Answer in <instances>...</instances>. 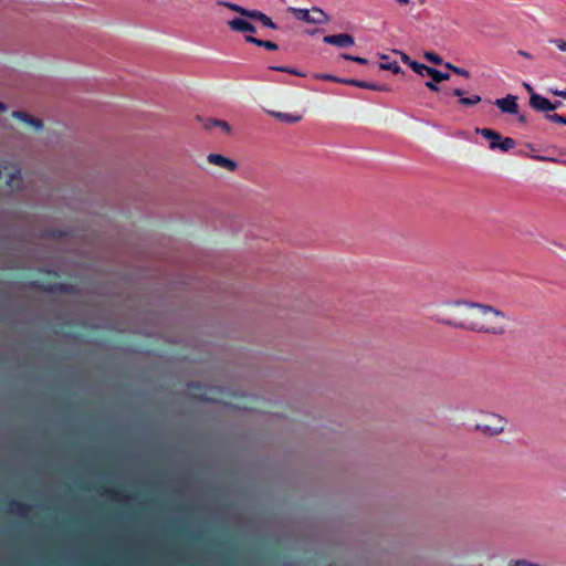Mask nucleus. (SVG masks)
Listing matches in <instances>:
<instances>
[{
    "mask_svg": "<svg viewBox=\"0 0 566 566\" xmlns=\"http://www.w3.org/2000/svg\"><path fill=\"white\" fill-rule=\"evenodd\" d=\"M219 6H222V7H226L232 11H235L238 13H240L241 15L245 17V18H249V14H250V11L249 9H245L239 4H235V3H232V2H227V1H218L217 2Z\"/></svg>",
    "mask_w": 566,
    "mask_h": 566,
    "instance_id": "21",
    "label": "nucleus"
},
{
    "mask_svg": "<svg viewBox=\"0 0 566 566\" xmlns=\"http://www.w3.org/2000/svg\"><path fill=\"white\" fill-rule=\"evenodd\" d=\"M549 43L554 44L558 50L566 52V41L563 39H551Z\"/></svg>",
    "mask_w": 566,
    "mask_h": 566,
    "instance_id": "29",
    "label": "nucleus"
},
{
    "mask_svg": "<svg viewBox=\"0 0 566 566\" xmlns=\"http://www.w3.org/2000/svg\"><path fill=\"white\" fill-rule=\"evenodd\" d=\"M310 11L312 24H324L328 22V17L322 9L313 7Z\"/></svg>",
    "mask_w": 566,
    "mask_h": 566,
    "instance_id": "17",
    "label": "nucleus"
},
{
    "mask_svg": "<svg viewBox=\"0 0 566 566\" xmlns=\"http://www.w3.org/2000/svg\"><path fill=\"white\" fill-rule=\"evenodd\" d=\"M545 117L549 122L562 124V125H566V117H564V116H562L559 114H556V113L546 114Z\"/></svg>",
    "mask_w": 566,
    "mask_h": 566,
    "instance_id": "24",
    "label": "nucleus"
},
{
    "mask_svg": "<svg viewBox=\"0 0 566 566\" xmlns=\"http://www.w3.org/2000/svg\"><path fill=\"white\" fill-rule=\"evenodd\" d=\"M284 72H285V73H292V74H295V71H294V70H291V69H289V67H285V69H284Z\"/></svg>",
    "mask_w": 566,
    "mask_h": 566,
    "instance_id": "49",
    "label": "nucleus"
},
{
    "mask_svg": "<svg viewBox=\"0 0 566 566\" xmlns=\"http://www.w3.org/2000/svg\"><path fill=\"white\" fill-rule=\"evenodd\" d=\"M516 145V142L511 137H505L500 140L499 149L502 151H509L510 149L514 148Z\"/></svg>",
    "mask_w": 566,
    "mask_h": 566,
    "instance_id": "22",
    "label": "nucleus"
},
{
    "mask_svg": "<svg viewBox=\"0 0 566 566\" xmlns=\"http://www.w3.org/2000/svg\"><path fill=\"white\" fill-rule=\"evenodd\" d=\"M400 54H401L402 62L410 66V63H412L413 61L407 54H405V53H400Z\"/></svg>",
    "mask_w": 566,
    "mask_h": 566,
    "instance_id": "36",
    "label": "nucleus"
},
{
    "mask_svg": "<svg viewBox=\"0 0 566 566\" xmlns=\"http://www.w3.org/2000/svg\"><path fill=\"white\" fill-rule=\"evenodd\" d=\"M367 90L377 91V92H390L391 88L387 84H376V83H369Z\"/></svg>",
    "mask_w": 566,
    "mask_h": 566,
    "instance_id": "25",
    "label": "nucleus"
},
{
    "mask_svg": "<svg viewBox=\"0 0 566 566\" xmlns=\"http://www.w3.org/2000/svg\"><path fill=\"white\" fill-rule=\"evenodd\" d=\"M262 108H263V111H264L266 114H269V115H271V116L275 117L276 119H279V120L283 122V112H276V111H274V109L271 107V105H270L269 103H266L265 105H263V106H262Z\"/></svg>",
    "mask_w": 566,
    "mask_h": 566,
    "instance_id": "23",
    "label": "nucleus"
},
{
    "mask_svg": "<svg viewBox=\"0 0 566 566\" xmlns=\"http://www.w3.org/2000/svg\"><path fill=\"white\" fill-rule=\"evenodd\" d=\"M553 94L566 98V91H554Z\"/></svg>",
    "mask_w": 566,
    "mask_h": 566,
    "instance_id": "39",
    "label": "nucleus"
},
{
    "mask_svg": "<svg viewBox=\"0 0 566 566\" xmlns=\"http://www.w3.org/2000/svg\"><path fill=\"white\" fill-rule=\"evenodd\" d=\"M323 42L338 48H350L355 44L354 38L348 33L325 35Z\"/></svg>",
    "mask_w": 566,
    "mask_h": 566,
    "instance_id": "7",
    "label": "nucleus"
},
{
    "mask_svg": "<svg viewBox=\"0 0 566 566\" xmlns=\"http://www.w3.org/2000/svg\"><path fill=\"white\" fill-rule=\"evenodd\" d=\"M562 105H563V104H562V102H559V101H558V102L553 103L554 111H555V109H557L558 107H560Z\"/></svg>",
    "mask_w": 566,
    "mask_h": 566,
    "instance_id": "47",
    "label": "nucleus"
},
{
    "mask_svg": "<svg viewBox=\"0 0 566 566\" xmlns=\"http://www.w3.org/2000/svg\"><path fill=\"white\" fill-rule=\"evenodd\" d=\"M439 82H434L433 80L426 82V87H428L432 92H439L440 88L438 86Z\"/></svg>",
    "mask_w": 566,
    "mask_h": 566,
    "instance_id": "33",
    "label": "nucleus"
},
{
    "mask_svg": "<svg viewBox=\"0 0 566 566\" xmlns=\"http://www.w3.org/2000/svg\"><path fill=\"white\" fill-rule=\"evenodd\" d=\"M444 66H446L447 69H449L450 71H452V69H454V67H455V65H453V64H451V63H449V62H448V63H446V64H444Z\"/></svg>",
    "mask_w": 566,
    "mask_h": 566,
    "instance_id": "48",
    "label": "nucleus"
},
{
    "mask_svg": "<svg viewBox=\"0 0 566 566\" xmlns=\"http://www.w3.org/2000/svg\"><path fill=\"white\" fill-rule=\"evenodd\" d=\"M13 117L17 119H20L21 122L32 126L35 130H40L43 127V123L41 119H38L35 117H32L31 115L24 113V112H13Z\"/></svg>",
    "mask_w": 566,
    "mask_h": 566,
    "instance_id": "13",
    "label": "nucleus"
},
{
    "mask_svg": "<svg viewBox=\"0 0 566 566\" xmlns=\"http://www.w3.org/2000/svg\"><path fill=\"white\" fill-rule=\"evenodd\" d=\"M419 3H420V4H424V3H426V0H419Z\"/></svg>",
    "mask_w": 566,
    "mask_h": 566,
    "instance_id": "51",
    "label": "nucleus"
},
{
    "mask_svg": "<svg viewBox=\"0 0 566 566\" xmlns=\"http://www.w3.org/2000/svg\"><path fill=\"white\" fill-rule=\"evenodd\" d=\"M444 94L460 97L459 103L464 106H473L481 102L480 95L463 97L464 91L461 88L447 90L444 91Z\"/></svg>",
    "mask_w": 566,
    "mask_h": 566,
    "instance_id": "10",
    "label": "nucleus"
},
{
    "mask_svg": "<svg viewBox=\"0 0 566 566\" xmlns=\"http://www.w3.org/2000/svg\"><path fill=\"white\" fill-rule=\"evenodd\" d=\"M208 163L224 168L228 171H234L238 167L234 160L229 159L220 154L208 155Z\"/></svg>",
    "mask_w": 566,
    "mask_h": 566,
    "instance_id": "9",
    "label": "nucleus"
},
{
    "mask_svg": "<svg viewBox=\"0 0 566 566\" xmlns=\"http://www.w3.org/2000/svg\"><path fill=\"white\" fill-rule=\"evenodd\" d=\"M400 6H407L409 0H396Z\"/></svg>",
    "mask_w": 566,
    "mask_h": 566,
    "instance_id": "44",
    "label": "nucleus"
},
{
    "mask_svg": "<svg viewBox=\"0 0 566 566\" xmlns=\"http://www.w3.org/2000/svg\"><path fill=\"white\" fill-rule=\"evenodd\" d=\"M437 321L458 328L501 335L505 332V315L501 311L473 302H447Z\"/></svg>",
    "mask_w": 566,
    "mask_h": 566,
    "instance_id": "1",
    "label": "nucleus"
},
{
    "mask_svg": "<svg viewBox=\"0 0 566 566\" xmlns=\"http://www.w3.org/2000/svg\"><path fill=\"white\" fill-rule=\"evenodd\" d=\"M228 25L231 30L235 32H250L254 33L256 31L255 27L250 23L249 21L241 19V18H234L228 22Z\"/></svg>",
    "mask_w": 566,
    "mask_h": 566,
    "instance_id": "11",
    "label": "nucleus"
},
{
    "mask_svg": "<svg viewBox=\"0 0 566 566\" xmlns=\"http://www.w3.org/2000/svg\"><path fill=\"white\" fill-rule=\"evenodd\" d=\"M476 133L490 140L491 149H496L499 147L500 140L502 139V136L500 133H497L491 128L476 129Z\"/></svg>",
    "mask_w": 566,
    "mask_h": 566,
    "instance_id": "12",
    "label": "nucleus"
},
{
    "mask_svg": "<svg viewBox=\"0 0 566 566\" xmlns=\"http://www.w3.org/2000/svg\"><path fill=\"white\" fill-rule=\"evenodd\" d=\"M424 57H426L429 62H431V63H433V64H436V65H441V64H442V59H441V56H440V55H438V54H437V53H434V52H427V53L424 54Z\"/></svg>",
    "mask_w": 566,
    "mask_h": 566,
    "instance_id": "27",
    "label": "nucleus"
},
{
    "mask_svg": "<svg viewBox=\"0 0 566 566\" xmlns=\"http://www.w3.org/2000/svg\"><path fill=\"white\" fill-rule=\"evenodd\" d=\"M524 86H525V88H526L531 94H532V93H534V92H533V87H532L530 84L524 83Z\"/></svg>",
    "mask_w": 566,
    "mask_h": 566,
    "instance_id": "45",
    "label": "nucleus"
},
{
    "mask_svg": "<svg viewBox=\"0 0 566 566\" xmlns=\"http://www.w3.org/2000/svg\"><path fill=\"white\" fill-rule=\"evenodd\" d=\"M8 511L10 513L24 517L29 513L30 506L25 503L12 500L8 504Z\"/></svg>",
    "mask_w": 566,
    "mask_h": 566,
    "instance_id": "14",
    "label": "nucleus"
},
{
    "mask_svg": "<svg viewBox=\"0 0 566 566\" xmlns=\"http://www.w3.org/2000/svg\"><path fill=\"white\" fill-rule=\"evenodd\" d=\"M219 123V119H216V118H208L206 122H205V128L206 129H212L213 127H217Z\"/></svg>",
    "mask_w": 566,
    "mask_h": 566,
    "instance_id": "31",
    "label": "nucleus"
},
{
    "mask_svg": "<svg viewBox=\"0 0 566 566\" xmlns=\"http://www.w3.org/2000/svg\"><path fill=\"white\" fill-rule=\"evenodd\" d=\"M302 118L301 115H290V114H285V123H296L298 122L300 119Z\"/></svg>",
    "mask_w": 566,
    "mask_h": 566,
    "instance_id": "34",
    "label": "nucleus"
},
{
    "mask_svg": "<svg viewBox=\"0 0 566 566\" xmlns=\"http://www.w3.org/2000/svg\"><path fill=\"white\" fill-rule=\"evenodd\" d=\"M452 72L454 74L463 76V77H469L470 76V72L468 70L459 67V66H455L454 69H452Z\"/></svg>",
    "mask_w": 566,
    "mask_h": 566,
    "instance_id": "30",
    "label": "nucleus"
},
{
    "mask_svg": "<svg viewBox=\"0 0 566 566\" xmlns=\"http://www.w3.org/2000/svg\"><path fill=\"white\" fill-rule=\"evenodd\" d=\"M340 57L344 60H347V61H353V62L359 63V64L367 63V60L364 57L355 56V55H350V54H346V53L340 54Z\"/></svg>",
    "mask_w": 566,
    "mask_h": 566,
    "instance_id": "28",
    "label": "nucleus"
},
{
    "mask_svg": "<svg viewBox=\"0 0 566 566\" xmlns=\"http://www.w3.org/2000/svg\"><path fill=\"white\" fill-rule=\"evenodd\" d=\"M286 11L291 12L295 19L306 22V23H311V11L310 10L289 7L286 9Z\"/></svg>",
    "mask_w": 566,
    "mask_h": 566,
    "instance_id": "19",
    "label": "nucleus"
},
{
    "mask_svg": "<svg viewBox=\"0 0 566 566\" xmlns=\"http://www.w3.org/2000/svg\"><path fill=\"white\" fill-rule=\"evenodd\" d=\"M105 493L113 500H116L118 502L123 501L125 499L124 494L117 490L114 489H106Z\"/></svg>",
    "mask_w": 566,
    "mask_h": 566,
    "instance_id": "26",
    "label": "nucleus"
},
{
    "mask_svg": "<svg viewBox=\"0 0 566 566\" xmlns=\"http://www.w3.org/2000/svg\"><path fill=\"white\" fill-rule=\"evenodd\" d=\"M31 286L40 289L44 292L51 293V294H73L75 289L72 284L69 283H39L38 281H34L31 283Z\"/></svg>",
    "mask_w": 566,
    "mask_h": 566,
    "instance_id": "5",
    "label": "nucleus"
},
{
    "mask_svg": "<svg viewBox=\"0 0 566 566\" xmlns=\"http://www.w3.org/2000/svg\"><path fill=\"white\" fill-rule=\"evenodd\" d=\"M517 119H518V122H520V123H525V122H526V117H525V115H523V114H522V115H518V118H517Z\"/></svg>",
    "mask_w": 566,
    "mask_h": 566,
    "instance_id": "46",
    "label": "nucleus"
},
{
    "mask_svg": "<svg viewBox=\"0 0 566 566\" xmlns=\"http://www.w3.org/2000/svg\"><path fill=\"white\" fill-rule=\"evenodd\" d=\"M8 108H7V105L2 102H0V112H6Z\"/></svg>",
    "mask_w": 566,
    "mask_h": 566,
    "instance_id": "43",
    "label": "nucleus"
},
{
    "mask_svg": "<svg viewBox=\"0 0 566 566\" xmlns=\"http://www.w3.org/2000/svg\"><path fill=\"white\" fill-rule=\"evenodd\" d=\"M358 80L355 78H343L342 83L350 86H356Z\"/></svg>",
    "mask_w": 566,
    "mask_h": 566,
    "instance_id": "35",
    "label": "nucleus"
},
{
    "mask_svg": "<svg viewBox=\"0 0 566 566\" xmlns=\"http://www.w3.org/2000/svg\"><path fill=\"white\" fill-rule=\"evenodd\" d=\"M245 41L252 44H255L258 46L265 48L269 51H276L279 50V45L272 41L268 40H260L258 38H254L252 35H245Z\"/></svg>",
    "mask_w": 566,
    "mask_h": 566,
    "instance_id": "16",
    "label": "nucleus"
},
{
    "mask_svg": "<svg viewBox=\"0 0 566 566\" xmlns=\"http://www.w3.org/2000/svg\"><path fill=\"white\" fill-rule=\"evenodd\" d=\"M287 461V457L285 455V462ZM284 481H285V494L287 493V470L285 469V478H284Z\"/></svg>",
    "mask_w": 566,
    "mask_h": 566,
    "instance_id": "41",
    "label": "nucleus"
},
{
    "mask_svg": "<svg viewBox=\"0 0 566 566\" xmlns=\"http://www.w3.org/2000/svg\"><path fill=\"white\" fill-rule=\"evenodd\" d=\"M507 421L496 413L489 415L482 422L476 424V429L488 436H497L505 429Z\"/></svg>",
    "mask_w": 566,
    "mask_h": 566,
    "instance_id": "2",
    "label": "nucleus"
},
{
    "mask_svg": "<svg viewBox=\"0 0 566 566\" xmlns=\"http://www.w3.org/2000/svg\"><path fill=\"white\" fill-rule=\"evenodd\" d=\"M250 19L260 21L264 27L276 29L277 25L269 18L266 14H264L261 11L258 10H251L249 14Z\"/></svg>",
    "mask_w": 566,
    "mask_h": 566,
    "instance_id": "15",
    "label": "nucleus"
},
{
    "mask_svg": "<svg viewBox=\"0 0 566 566\" xmlns=\"http://www.w3.org/2000/svg\"><path fill=\"white\" fill-rule=\"evenodd\" d=\"M518 54L522 55L523 57L532 59V55L528 52H526V51L520 50Z\"/></svg>",
    "mask_w": 566,
    "mask_h": 566,
    "instance_id": "40",
    "label": "nucleus"
},
{
    "mask_svg": "<svg viewBox=\"0 0 566 566\" xmlns=\"http://www.w3.org/2000/svg\"><path fill=\"white\" fill-rule=\"evenodd\" d=\"M271 71H277V72H283V66H272L270 67Z\"/></svg>",
    "mask_w": 566,
    "mask_h": 566,
    "instance_id": "42",
    "label": "nucleus"
},
{
    "mask_svg": "<svg viewBox=\"0 0 566 566\" xmlns=\"http://www.w3.org/2000/svg\"><path fill=\"white\" fill-rule=\"evenodd\" d=\"M382 62L379 63L380 70L390 71L394 74H398L401 71L400 65L396 61H389L387 55H381Z\"/></svg>",
    "mask_w": 566,
    "mask_h": 566,
    "instance_id": "20",
    "label": "nucleus"
},
{
    "mask_svg": "<svg viewBox=\"0 0 566 566\" xmlns=\"http://www.w3.org/2000/svg\"><path fill=\"white\" fill-rule=\"evenodd\" d=\"M217 127H220L226 134L231 133V127L226 120L219 119Z\"/></svg>",
    "mask_w": 566,
    "mask_h": 566,
    "instance_id": "32",
    "label": "nucleus"
},
{
    "mask_svg": "<svg viewBox=\"0 0 566 566\" xmlns=\"http://www.w3.org/2000/svg\"><path fill=\"white\" fill-rule=\"evenodd\" d=\"M188 388L191 391H193L192 396L195 398H198V399L203 400V401H212L213 400V398L208 395L207 390L201 391V386L198 382H189L188 384Z\"/></svg>",
    "mask_w": 566,
    "mask_h": 566,
    "instance_id": "18",
    "label": "nucleus"
},
{
    "mask_svg": "<svg viewBox=\"0 0 566 566\" xmlns=\"http://www.w3.org/2000/svg\"><path fill=\"white\" fill-rule=\"evenodd\" d=\"M530 105L532 108H534L537 112L554 111L553 103L548 98H546L539 94H536V93H532V95L530 97Z\"/></svg>",
    "mask_w": 566,
    "mask_h": 566,
    "instance_id": "8",
    "label": "nucleus"
},
{
    "mask_svg": "<svg viewBox=\"0 0 566 566\" xmlns=\"http://www.w3.org/2000/svg\"><path fill=\"white\" fill-rule=\"evenodd\" d=\"M496 107L501 109L502 113L517 115L518 114V104L517 96L509 94L504 98H497L493 103Z\"/></svg>",
    "mask_w": 566,
    "mask_h": 566,
    "instance_id": "6",
    "label": "nucleus"
},
{
    "mask_svg": "<svg viewBox=\"0 0 566 566\" xmlns=\"http://www.w3.org/2000/svg\"><path fill=\"white\" fill-rule=\"evenodd\" d=\"M53 235H56V237H63L65 233L62 232V231H59L57 233L53 232L52 233Z\"/></svg>",
    "mask_w": 566,
    "mask_h": 566,
    "instance_id": "50",
    "label": "nucleus"
},
{
    "mask_svg": "<svg viewBox=\"0 0 566 566\" xmlns=\"http://www.w3.org/2000/svg\"><path fill=\"white\" fill-rule=\"evenodd\" d=\"M0 179H3L12 189H19L22 185L21 170L13 164L0 166Z\"/></svg>",
    "mask_w": 566,
    "mask_h": 566,
    "instance_id": "3",
    "label": "nucleus"
},
{
    "mask_svg": "<svg viewBox=\"0 0 566 566\" xmlns=\"http://www.w3.org/2000/svg\"><path fill=\"white\" fill-rule=\"evenodd\" d=\"M410 67L417 74H419L421 76L427 75V76L431 77V80H433L434 82H443V81H448L450 78V75L448 73H443L437 69L427 66L419 62L410 63Z\"/></svg>",
    "mask_w": 566,
    "mask_h": 566,
    "instance_id": "4",
    "label": "nucleus"
},
{
    "mask_svg": "<svg viewBox=\"0 0 566 566\" xmlns=\"http://www.w3.org/2000/svg\"><path fill=\"white\" fill-rule=\"evenodd\" d=\"M324 78L328 80V81H333V82H338V83H342V80H343V78H339V77H336L333 75H325Z\"/></svg>",
    "mask_w": 566,
    "mask_h": 566,
    "instance_id": "37",
    "label": "nucleus"
},
{
    "mask_svg": "<svg viewBox=\"0 0 566 566\" xmlns=\"http://www.w3.org/2000/svg\"><path fill=\"white\" fill-rule=\"evenodd\" d=\"M367 86H368V82L360 81V80L357 81L356 87H360V88H366L367 90Z\"/></svg>",
    "mask_w": 566,
    "mask_h": 566,
    "instance_id": "38",
    "label": "nucleus"
}]
</instances>
